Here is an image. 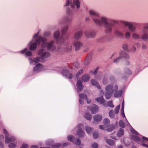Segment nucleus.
Returning <instances> with one entry per match:
<instances>
[{
	"label": "nucleus",
	"instance_id": "nucleus-18",
	"mask_svg": "<svg viewBox=\"0 0 148 148\" xmlns=\"http://www.w3.org/2000/svg\"><path fill=\"white\" fill-rule=\"evenodd\" d=\"M43 66L41 64H37L33 68V70L34 71L37 72H38L42 70Z\"/></svg>",
	"mask_w": 148,
	"mask_h": 148
},
{
	"label": "nucleus",
	"instance_id": "nucleus-60",
	"mask_svg": "<svg viewBox=\"0 0 148 148\" xmlns=\"http://www.w3.org/2000/svg\"><path fill=\"white\" fill-rule=\"evenodd\" d=\"M4 139V136L2 135H0V140H3Z\"/></svg>",
	"mask_w": 148,
	"mask_h": 148
},
{
	"label": "nucleus",
	"instance_id": "nucleus-61",
	"mask_svg": "<svg viewBox=\"0 0 148 148\" xmlns=\"http://www.w3.org/2000/svg\"><path fill=\"white\" fill-rule=\"evenodd\" d=\"M142 138L143 140L148 141V138L147 137L143 136L142 137Z\"/></svg>",
	"mask_w": 148,
	"mask_h": 148
},
{
	"label": "nucleus",
	"instance_id": "nucleus-63",
	"mask_svg": "<svg viewBox=\"0 0 148 148\" xmlns=\"http://www.w3.org/2000/svg\"><path fill=\"white\" fill-rule=\"evenodd\" d=\"M31 148H38V147L37 145H33L31 146Z\"/></svg>",
	"mask_w": 148,
	"mask_h": 148
},
{
	"label": "nucleus",
	"instance_id": "nucleus-39",
	"mask_svg": "<svg viewBox=\"0 0 148 148\" xmlns=\"http://www.w3.org/2000/svg\"><path fill=\"white\" fill-rule=\"evenodd\" d=\"M98 132L96 131H95L93 134V137L94 138L96 139L98 138Z\"/></svg>",
	"mask_w": 148,
	"mask_h": 148
},
{
	"label": "nucleus",
	"instance_id": "nucleus-56",
	"mask_svg": "<svg viewBox=\"0 0 148 148\" xmlns=\"http://www.w3.org/2000/svg\"><path fill=\"white\" fill-rule=\"evenodd\" d=\"M27 50V49L26 48L25 49H24L21 51V53H24L25 51H26Z\"/></svg>",
	"mask_w": 148,
	"mask_h": 148
},
{
	"label": "nucleus",
	"instance_id": "nucleus-48",
	"mask_svg": "<svg viewBox=\"0 0 148 148\" xmlns=\"http://www.w3.org/2000/svg\"><path fill=\"white\" fill-rule=\"evenodd\" d=\"M122 48L124 50H127L128 48L127 45L126 44H124L122 46Z\"/></svg>",
	"mask_w": 148,
	"mask_h": 148
},
{
	"label": "nucleus",
	"instance_id": "nucleus-11",
	"mask_svg": "<svg viewBox=\"0 0 148 148\" xmlns=\"http://www.w3.org/2000/svg\"><path fill=\"white\" fill-rule=\"evenodd\" d=\"M67 138L69 140H70L71 142H73V143H75V144L76 145H79L80 144L81 142L78 139L77 140V141L76 142H75V138L73 135H69L67 137Z\"/></svg>",
	"mask_w": 148,
	"mask_h": 148
},
{
	"label": "nucleus",
	"instance_id": "nucleus-49",
	"mask_svg": "<svg viewBox=\"0 0 148 148\" xmlns=\"http://www.w3.org/2000/svg\"><path fill=\"white\" fill-rule=\"evenodd\" d=\"M25 55L27 56H31L32 55V53L30 51H28L26 53Z\"/></svg>",
	"mask_w": 148,
	"mask_h": 148
},
{
	"label": "nucleus",
	"instance_id": "nucleus-33",
	"mask_svg": "<svg viewBox=\"0 0 148 148\" xmlns=\"http://www.w3.org/2000/svg\"><path fill=\"white\" fill-rule=\"evenodd\" d=\"M85 130L87 133L89 134L93 130L92 129L91 127L86 126L85 128Z\"/></svg>",
	"mask_w": 148,
	"mask_h": 148
},
{
	"label": "nucleus",
	"instance_id": "nucleus-15",
	"mask_svg": "<svg viewBox=\"0 0 148 148\" xmlns=\"http://www.w3.org/2000/svg\"><path fill=\"white\" fill-rule=\"evenodd\" d=\"M85 35L88 38H92L95 37V33L93 32L86 31L85 32Z\"/></svg>",
	"mask_w": 148,
	"mask_h": 148
},
{
	"label": "nucleus",
	"instance_id": "nucleus-14",
	"mask_svg": "<svg viewBox=\"0 0 148 148\" xmlns=\"http://www.w3.org/2000/svg\"><path fill=\"white\" fill-rule=\"evenodd\" d=\"M82 82L81 79H78L77 81V87L78 92L81 91L83 89L84 86L82 84Z\"/></svg>",
	"mask_w": 148,
	"mask_h": 148
},
{
	"label": "nucleus",
	"instance_id": "nucleus-44",
	"mask_svg": "<svg viewBox=\"0 0 148 148\" xmlns=\"http://www.w3.org/2000/svg\"><path fill=\"white\" fill-rule=\"evenodd\" d=\"M83 72V71L82 69H80L79 71L76 74V76H79L80 74H81Z\"/></svg>",
	"mask_w": 148,
	"mask_h": 148
},
{
	"label": "nucleus",
	"instance_id": "nucleus-24",
	"mask_svg": "<svg viewBox=\"0 0 148 148\" xmlns=\"http://www.w3.org/2000/svg\"><path fill=\"white\" fill-rule=\"evenodd\" d=\"M82 79L84 82H87L90 79V77L89 75L86 74L82 76Z\"/></svg>",
	"mask_w": 148,
	"mask_h": 148
},
{
	"label": "nucleus",
	"instance_id": "nucleus-22",
	"mask_svg": "<svg viewBox=\"0 0 148 148\" xmlns=\"http://www.w3.org/2000/svg\"><path fill=\"white\" fill-rule=\"evenodd\" d=\"M95 100L97 102L100 103L101 104H102L103 106L105 105V100L104 99L103 96H101L99 98H96L95 99Z\"/></svg>",
	"mask_w": 148,
	"mask_h": 148
},
{
	"label": "nucleus",
	"instance_id": "nucleus-47",
	"mask_svg": "<svg viewBox=\"0 0 148 148\" xmlns=\"http://www.w3.org/2000/svg\"><path fill=\"white\" fill-rule=\"evenodd\" d=\"M71 18H69L68 17H66L64 19V21L65 22H69L71 20Z\"/></svg>",
	"mask_w": 148,
	"mask_h": 148
},
{
	"label": "nucleus",
	"instance_id": "nucleus-38",
	"mask_svg": "<svg viewBox=\"0 0 148 148\" xmlns=\"http://www.w3.org/2000/svg\"><path fill=\"white\" fill-rule=\"evenodd\" d=\"M80 99H84L85 98H87L86 95L84 94H80L79 95Z\"/></svg>",
	"mask_w": 148,
	"mask_h": 148
},
{
	"label": "nucleus",
	"instance_id": "nucleus-51",
	"mask_svg": "<svg viewBox=\"0 0 148 148\" xmlns=\"http://www.w3.org/2000/svg\"><path fill=\"white\" fill-rule=\"evenodd\" d=\"M121 115H122V116L123 117H125V114L124 113L123 107H122V109L121 110Z\"/></svg>",
	"mask_w": 148,
	"mask_h": 148
},
{
	"label": "nucleus",
	"instance_id": "nucleus-64",
	"mask_svg": "<svg viewBox=\"0 0 148 148\" xmlns=\"http://www.w3.org/2000/svg\"><path fill=\"white\" fill-rule=\"evenodd\" d=\"M142 145L143 146H144L145 147H147L148 148V145L146 144H142Z\"/></svg>",
	"mask_w": 148,
	"mask_h": 148
},
{
	"label": "nucleus",
	"instance_id": "nucleus-46",
	"mask_svg": "<svg viewBox=\"0 0 148 148\" xmlns=\"http://www.w3.org/2000/svg\"><path fill=\"white\" fill-rule=\"evenodd\" d=\"M125 72L126 74L128 75L131 74V71L128 69H127L125 71Z\"/></svg>",
	"mask_w": 148,
	"mask_h": 148
},
{
	"label": "nucleus",
	"instance_id": "nucleus-29",
	"mask_svg": "<svg viewBox=\"0 0 148 148\" xmlns=\"http://www.w3.org/2000/svg\"><path fill=\"white\" fill-rule=\"evenodd\" d=\"M114 34L116 36L118 37H122L123 36V34L118 30L115 31Z\"/></svg>",
	"mask_w": 148,
	"mask_h": 148
},
{
	"label": "nucleus",
	"instance_id": "nucleus-50",
	"mask_svg": "<svg viewBox=\"0 0 148 148\" xmlns=\"http://www.w3.org/2000/svg\"><path fill=\"white\" fill-rule=\"evenodd\" d=\"M98 147V144L96 143H94L92 145V147L93 148H97Z\"/></svg>",
	"mask_w": 148,
	"mask_h": 148
},
{
	"label": "nucleus",
	"instance_id": "nucleus-30",
	"mask_svg": "<svg viewBox=\"0 0 148 148\" xmlns=\"http://www.w3.org/2000/svg\"><path fill=\"white\" fill-rule=\"evenodd\" d=\"M77 134L79 137H83L84 134V132L82 131V130L81 129H79V130L77 132Z\"/></svg>",
	"mask_w": 148,
	"mask_h": 148
},
{
	"label": "nucleus",
	"instance_id": "nucleus-31",
	"mask_svg": "<svg viewBox=\"0 0 148 148\" xmlns=\"http://www.w3.org/2000/svg\"><path fill=\"white\" fill-rule=\"evenodd\" d=\"M84 117L86 119L90 120L92 119L91 115L88 113H86L84 116Z\"/></svg>",
	"mask_w": 148,
	"mask_h": 148
},
{
	"label": "nucleus",
	"instance_id": "nucleus-32",
	"mask_svg": "<svg viewBox=\"0 0 148 148\" xmlns=\"http://www.w3.org/2000/svg\"><path fill=\"white\" fill-rule=\"evenodd\" d=\"M68 28V26H66L62 29L61 30V33L62 35H63L65 34L66 32L67 31Z\"/></svg>",
	"mask_w": 148,
	"mask_h": 148
},
{
	"label": "nucleus",
	"instance_id": "nucleus-1",
	"mask_svg": "<svg viewBox=\"0 0 148 148\" xmlns=\"http://www.w3.org/2000/svg\"><path fill=\"white\" fill-rule=\"evenodd\" d=\"M89 14L90 15L92 16L93 21L97 25H104L106 33L111 32L112 25L108 23V20L107 18L103 16L100 17L98 13L93 10H90Z\"/></svg>",
	"mask_w": 148,
	"mask_h": 148
},
{
	"label": "nucleus",
	"instance_id": "nucleus-13",
	"mask_svg": "<svg viewBox=\"0 0 148 148\" xmlns=\"http://www.w3.org/2000/svg\"><path fill=\"white\" fill-rule=\"evenodd\" d=\"M73 45L75 47V50L77 51L79 50L80 48L82 46V43L79 41H75L73 42Z\"/></svg>",
	"mask_w": 148,
	"mask_h": 148
},
{
	"label": "nucleus",
	"instance_id": "nucleus-12",
	"mask_svg": "<svg viewBox=\"0 0 148 148\" xmlns=\"http://www.w3.org/2000/svg\"><path fill=\"white\" fill-rule=\"evenodd\" d=\"M62 74L64 76H66L69 79H71L74 76L73 75L69 72L68 70L64 69L62 71Z\"/></svg>",
	"mask_w": 148,
	"mask_h": 148
},
{
	"label": "nucleus",
	"instance_id": "nucleus-42",
	"mask_svg": "<svg viewBox=\"0 0 148 148\" xmlns=\"http://www.w3.org/2000/svg\"><path fill=\"white\" fill-rule=\"evenodd\" d=\"M120 105L117 106L116 108L115 109V111L116 114H117L119 112L120 109Z\"/></svg>",
	"mask_w": 148,
	"mask_h": 148
},
{
	"label": "nucleus",
	"instance_id": "nucleus-8",
	"mask_svg": "<svg viewBox=\"0 0 148 148\" xmlns=\"http://www.w3.org/2000/svg\"><path fill=\"white\" fill-rule=\"evenodd\" d=\"M122 23L125 26H128L131 32H135V27L133 26V24L131 23L125 21H123L122 22Z\"/></svg>",
	"mask_w": 148,
	"mask_h": 148
},
{
	"label": "nucleus",
	"instance_id": "nucleus-36",
	"mask_svg": "<svg viewBox=\"0 0 148 148\" xmlns=\"http://www.w3.org/2000/svg\"><path fill=\"white\" fill-rule=\"evenodd\" d=\"M109 115L111 118L112 119L114 118V113L113 110H110L109 113Z\"/></svg>",
	"mask_w": 148,
	"mask_h": 148
},
{
	"label": "nucleus",
	"instance_id": "nucleus-21",
	"mask_svg": "<svg viewBox=\"0 0 148 148\" xmlns=\"http://www.w3.org/2000/svg\"><path fill=\"white\" fill-rule=\"evenodd\" d=\"M91 111L92 113L93 114H95L98 111V106L95 105H94L92 107Z\"/></svg>",
	"mask_w": 148,
	"mask_h": 148
},
{
	"label": "nucleus",
	"instance_id": "nucleus-34",
	"mask_svg": "<svg viewBox=\"0 0 148 148\" xmlns=\"http://www.w3.org/2000/svg\"><path fill=\"white\" fill-rule=\"evenodd\" d=\"M124 134V130L123 129L121 128L119 130V131L118 132L117 134V136L120 137Z\"/></svg>",
	"mask_w": 148,
	"mask_h": 148
},
{
	"label": "nucleus",
	"instance_id": "nucleus-41",
	"mask_svg": "<svg viewBox=\"0 0 148 148\" xmlns=\"http://www.w3.org/2000/svg\"><path fill=\"white\" fill-rule=\"evenodd\" d=\"M61 145L59 143H56V144H54L53 146V148H59L60 146Z\"/></svg>",
	"mask_w": 148,
	"mask_h": 148
},
{
	"label": "nucleus",
	"instance_id": "nucleus-10",
	"mask_svg": "<svg viewBox=\"0 0 148 148\" xmlns=\"http://www.w3.org/2000/svg\"><path fill=\"white\" fill-rule=\"evenodd\" d=\"M131 131L133 133L136 135H132L131 136L132 139L136 141H139L140 140V137H141V135L134 129L131 130Z\"/></svg>",
	"mask_w": 148,
	"mask_h": 148
},
{
	"label": "nucleus",
	"instance_id": "nucleus-7",
	"mask_svg": "<svg viewBox=\"0 0 148 148\" xmlns=\"http://www.w3.org/2000/svg\"><path fill=\"white\" fill-rule=\"evenodd\" d=\"M110 121L108 119H105L103 120V124L106 127H104L103 125H100L99 126L100 128L104 130H108V129L107 128L109 127L110 125Z\"/></svg>",
	"mask_w": 148,
	"mask_h": 148
},
{
	"label": "nucleus",
	"instance_id": "nucleus-6",
	"mask_svg": "<svg viewBox=\"0 0 148 148\" xmlns=\"http://www.w3.org/2000/svg\"><path fill=\"white\" fill-rule=\"evenodd\" d=\"M38 55L40 56L41 58H47L50 56L49 53L44 51L43 49H41L38 52Z\"/></svg>",
	"mask_w": 148,
	"mask_h": 148
},
{
	"label": "nucleus",
	"instance_id": "nucleus-9",
	"mask_svg": "<svg viewBox=\"0 0 148 148\" xmlns=\"http://www.w3.org/2000/svg\"><path fill=\"white\" fill-rule=\"evenodd\" d=\"M122 23L125 26H128L131 32H135V27L133 26V24L131 23L125 21H123L122 22Z\"/></svg>",
	"mask_w": 148,
	"mask_h": 148
},
{
	"label": "nucleus",
	"instance_id": "nucleus-28",
	"mask_svg": "<svg viewBox=\"0 0 148 148\" xmlns=\"http://www.w3.org/2000/svg\"><path fill=\"white\" fill-rule=\"evenodd\" d=\"M132 37L134 39H138L140 38V35L134 32L132 35Z\"/></svg>",
	"mask_w": 148,
	"mask_h": 148
},
{
	"label": "nucleus",
	"instance_id": "nucleus-37",
	"mask_svg": "<svg viewBox=\"0 0 148 148\" xmlns=\"http://www.w3.org/2000/svg\"><path fill=\"white\" fill-rule=\"evenodd\" d=\"M42 59V58H40V57H37L35 58L34 60V62L36 63H38L40 62H41V60Z\"/></svg>",
	"mask_w": 148,
	"mask_h": 148
},
{
	"label": "nucleus",
	"instance_id": "nucleus-27",
	"mask_svg": "<svg viewBox=\"0 0 148 148\" xmlns=\"http://www.w3.org/2000/svg\"><path fill=\"white\" fill-rule=\"evenodd\" d=\"M102 82L103 84L106 85L108 83V77L106 75L104 76L103 78Z\"/></svg>",
	"mask_w": 148,
	"mask_h": 148
},
{
	"label": "nucleus",
	"instance_id": "nucleus-26",
	"mask_svg": "<svg viewBox=\"0 0 148 148\" xmlns=\"http://www.w3.org/2000/svg\"><path fill=\"white\" fill-rule=\"evenodd\" d=\"M141 39L143 40H148V34L146 32L144 33L142 36Z\"/></svg>",
	"mask_w": 148,
	"mask_h": 148
},
{
	"label": "nucleus",
	"instance_id": "nucleus-2",
	"mask_svg": "<svg viewBox=\"0 0 148 148\" xmlns=\"http://www.w3.org/2000/svg\"><path fill=\"white\" fill-rule=\"evenodd\" d=\"M47 39L45 38L40 37L37 39H36V42L33 43L30 46L29 49L31 50H34L37 47V44H40L42 43L41 47H47V49L49 51H53L55 49L53 45L54 42L53 41L47 43L46 42Z\"/></svg>",
	"mask_w": 148,
	"mask_h": 148
},
{
	"label": "nucleus",
	"instance_id": "nucleus-25",
	"mask_svg": "<svg viewBox=\"0 0 148 148\" xmlns=\"http://www.w3.org/2000/svg\"><path fill=\"white\" fill-rule=\"evenodd\" d=\"M91 58L90 56H87L86 57L84 61L85 65H87L91 61Z\"/></svg>",
	"mask_w": 148,
	"mask_h": 148
},
{
	"label": "nucleus",
	"instance_id": "nucleus-35",
	"mask_svg": "<svg viewBox=\"0 0 148 148\" xmlns=\"http://www.w3.org/2000/svg\"><path fill=\"white\" fill-rule=\"evenodd\" d=\"M106 143L110 145H112L114 144V142L111 140L106 139Z\"/></svg>",
	"mask_w": 148,
	"mask_h": 148
},
{
	"label": "nucleus",
	"instance_id": "nucleus-23",
	"mask_svg": "<svg viewBox=\"0 0 148 148\" xmlns=\"http://www.w3.org/2000/svg\"><path fill=\"white\" fill-rule=\"evenodd\" d=\"M102 118V116L99 114L95 115L93 116L94 120L96 121H99L101 120Z\"/></svg>",
	"mask_w": 148,
	"mask_h": 148
},
{
	"label": "nucleus",
	"instance_id": "nucleus-3",
	"mask_svg": "<svg viewBox=\"0 0 148 148\" xmlns=\"http://www.w3.org/2000/svg\"><path fill=\"white\" fill-rule=\"evenodd\" d=\"M105 90V96L107 99H110L113 94L114 97H118L121 96L122 93L121 90H118V86L115 84L108 85L106 86Z\"/></svg>",
	"mask_w": 148,
	"mask_h": 148
},
{
	"label": "nucleus",
	"instance_id": "nucleus-62",
	"mask_svg": "<svg viewBox=\"0 0 148 148\" xmlns=\"http://www.w3.org/2000/svg\"><path fill=\"white\" fill-rule=\"evenodd\" d=\"M98 69V68H96L94 71L93 72V74L95 75H96L97 73V70Z\"/></svg>",
	"mask_w": 148,
	"mask_h": 148
},
{
	"label": "nucleus",
	"instance_id": "nucleus-54",
	"mask_svg": "<svg viewBox=\"0 0 148 148\" xmlns=\"http://www.w3.org/2000/svg\"><path fill=\"white\" fill-rule=\"evenodd\" d=\"M104 94V92L103 90H100L99 92L100 95L103 96Z\"/></svg>",
	"mask_w": 148,
	"mask_h": 148
},
{
	"label": "nucleus",
	"instance_id": "nucleus-45",
	"mask_svg": "<svg viewBox=\"0 0 148 148\" xmlns=\"http://www.w3.org/2000/svg\"><path fill=\"white\" fill-rule=\"evenodd\" d=\"M130 32H126L125 34V37L126 38H128L130 37Z\"/></svg>",
	"mask_w": 148,
	"mask_h": 148
},
{
	"label": "nucleus",
	"instance_id": "nucleus-52",
	"mask_svg": "<svg viewBox=\"0 0 148 148\" xmlns=\"http://www.w3.org/2000/svg\"><path fill=\"white\" fill-rule=\"evenodd\" d=\"M144 29H148V23L145 24L144 25Z\"/></svg>",
	"mask_w": 148,
	"mask_h": 148
},
{
	"label": "nucleus",
	"instance_id": "nucleus-4",
	"mask_svg": "<svg viewBox=\"0 0 148 148\" xmlns=\"http://www.w3.org/2000/svg\"><path fill=\"white\" fill-rule=\"evenodd\" d=\"M3 132L5 135V143H9L8 146L10 148H15L16 146V145L13 143L14 141V138H11L9 137L8 133L5 129H3Z\"/></svg>",
	"mask_w": 148,
	"mask_h": 148
},
{
	"label": "nucleus",
	"instance_id": "nucleus-55",
	"mask_svg": "<svg viewBox=\"0 0 148 148\" xmlns=\"http://www.w3.org/2000/svg\"><path fill=\"white\" fill-rule=\"evenodd\" d=\"M136 48L135 47H133L131 49V51L133 52H134L136 51Z\"/></svg>",
	"mask_w": 148,
	"mask_h": 148
},
{
	"label": "nucleus",
	"instance_id": "nucleus-53",
	"mask_svg": "<svg viewBox=\"0 0 148 148\" xmlns=\"http://www.w3.org/2000/svg\"><path fill=\"white\" fill-rule=\"evenodd\" d=\"M28 146L27 144H23L20 148H27Z\"/></svg>",
	"mask_w": 148,
	"mask_h": 148
},
{
	"label": "nucleus",
	"instance_id": "nucleus-59",
	"mask_svg": "<svg viewBox=\"0 0 148 148\" xmlns=\"http://www.w3.org/2000/svg\"><path fill=\"white\" fill-rule=\"evenodd\" d=\"M69 0H67V2L66 3V4L64 5L65 6H68L69 4Z\"/></svg>",
	"mask_w": 148,
	"mask_h": 148
},
{
	"label": "nucleus",
	"instance_id": "nucleus-20",
	"mask_svg": "<svg viewBox=\"0 0 148 148\" xmlns=\"http://www.w3.org/2000/svg\"><path fill=\"white\" fill-rule=\"evenodd\" d=\"M80 3L78 0H75L73 1V4L71 3V6L72 8H73L75 6H76L77 8H79L80 7Z\"/></svg>",
	"mask_w": 148,
	"mask_h": 148
},
{
	"label": "nucleus",
	"instance_id": "nucleus-17",
	"mask_svg": "<svg viewBox=\"0 0 148 148\" xmlns=\"http://www.w3.org/2000/svg\"><path fill=\"white\" fill-rule=\"evenodd\" d=\"M91 83L93 86H96L99 89L101 88V86L100 84L95 80L93 79L91 80Z\"/></svg>",
	"mask_w": 148,
	"mask_h": 148
},
{
	"label": "nucleus",
	"instance_id": "nucleus-43",
	"mask_svg": "<svg viewBox=\"0 0 148 148\" xmlns=\"http://www.w3.org/2000/svg\"><path fill=\"white\" fill-rule=\"evenodd\" d=\"M108 106L111 108H113L114 106L112 104V102L111 101H109L108 103Z\"/></svg>",
	"mask_w": 148,
	"mask_h": 148
},
{
	"label": "nucleus",
	"instance_id": "nucleus-58",
	"mask_svg": "<svg viewBox=\"0 0 148 148\" xmlns=\"http://www.w3.org/2000/svg\"><path fill=\"white\" fill-rule=\"evenodd\" d=\"M83 99H79V102L81 104H83L84 103V101H83Z\"/></svg>",
	"mask_w": 148,
	"mask_h": 148
},
{
	"label": "nucleus",
	"instance_id": "nucleus-40",
	"mask_svg": "<svg viewBox=\"0 0 148 148\" xmlns=\"http://www.w3.org/2000/svg\"><path fill=\"white\" fill-rule=\"evenodd\" d=\"M119 125L121 127H124L125 126V124L122 120H120L119 122Z\"/></svg>",
	"mask_w": 148,
	"mask_h": 148
},
{
	"label": "nucleus",
	"instance_id": "nucleus-5",
	"mask_svg": "<svg viewBox=\"0 0 148 148\" xmlns=\"http://www.w3.org/2000/svg\"><path fill=\"white\" fill-rule=\"evenodd\" d=\"M119 55L120 56L118 58H116L114 60V63H117L120 61L121 59L123 57L127 59L130 58L129 56L123 51H121L119 53Z\"/></svg>",
	"mask_w": 148,
	"mask_h": 148
},
{
	"label": "nucleus",
	"instance_id": "nucleus-57",
	"mask_svg": "<svg viewBox=\"0 0 148 148\" xmlns=\"http://www.w3.org/2000/svg\"><path fill=\"white\" fill-rule=\"evenodd\" d=\"M4 147L3 143H0V148H3Z\"/></svg>",
	"mask_w": 148,
	"mask_h": 148
},
{
	"label": "nucleus",
	"instance_id": "nucleus-19",
	"mask_svg": "<svg viewBox=\"0 0 148 148\" xmlns=\"http://www.w3.org/2000/svg\"><path fill=\"white\" fill-rule=\"evenodd\" d=\"M83 34V32L80 31L76 32L74 36V38L76 40H78L81 37Z\"/></svg>",
	"mask_w": 148,
	"mask_h": 148
},
{
	"label": "nucleus",
	"instance_id": "nucleus-16",
	"mask_svg": "<svg viewBox=\"0 0 148 148\" xmlns=\"http://www.w3.org/2000/svg\"><path fill=\"white\" fill-rule=\"evenodd\" d=\"M60 34V32L59 30L57 31L54 34V38L57 40V41L58 43H60L59 42L60 40H61L63 41L64 40V39L63 38H59L58 36Z\"/></svg>",
	"mask_w": 148,
	"mask_h": 148
}]
</instances>
